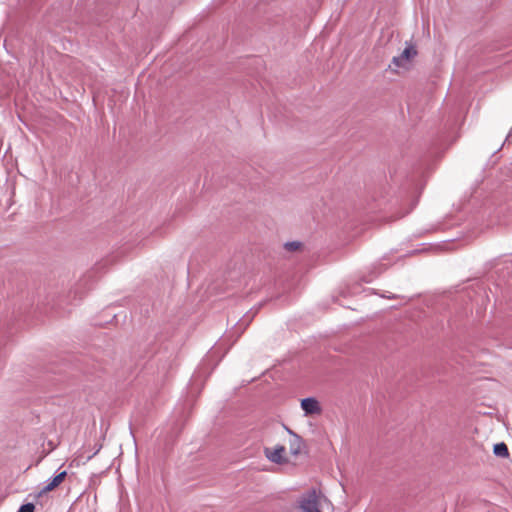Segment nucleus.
Returning <instances> with one entry per match:
<instances>
[{
	"mask_svg": "<svg viewBox=\"0 0 512 512\" xmlns=\"http://www.w3.org/2000/svg\"><path fill=\"white\" fill-rule=\"evenodd\" d=\"M301 408L306 416L320 415L322 413L320 402L313 397L302 399Z\"/></svg>",
	"mask_w": 512,
	"mask_h": 512,
	"instance_id": "nucleus-4",
	"label": "nucleus"
},
{
	"mask_svg": "<svg viewBox=\"0 0 512 512\" xmlns=\"http://www.w3.org/2000/svg\"><path fill=\"white\" fill-rule=\"evenodd\" d=\"M303 440L300 436L287 430L281 442L264 448V456L272 463L285 465L293 463L302 452Z\"/></svg>",
	"mask_w": 512,
	"mask_h": 512,
	"instance_id": "nucleus-1",
	"label": "nucleus"
},
{
	"mask_svg": "<svg viewBox=\"0 0 512 512\" xmlns=\"http://www.w3.org/2000/svg\"><path fill=\"white\" fill-rule=\"evenodd\" d=\"M299 246H300V244L297 242H291V243L285 244L286 249L291 250V251L297 250L299 248Z\"/></svg>",
	"mask_w": 512,
	"mask_h": 512,
	"instance_id": "nucleus-8",
	"label": "nucleus"
},
{
	"mask_svg": "<svg viewBox=\"0 0 512 512\" xmlns=\"http://www.w3.org/2000/svg\"><path fill=\"white\" fill-rule=\"evenodd\" d=\"M19 512H34V505L31 503L24 504L20 507Z\"/></svg>",
	"mask_w": 512,
	"mask_h": 512,
	"instance_id": "nucleus-7",
	"label": "nucleus"
},
{
	"mask_svg": "<svg viewBox=\"0 0 512 512\" xmlns=\"http://www.w3.org/2000/svg\"><path fill=\"white\" fill-rule=\"evenodd\" d=\"M66 477H67L66 471H62L59 474H57L55 477H53V479L51 481H49L47 483L46 486L43 487V489L39 493V496L47 494V493L55 490L56 488H58L64 482Z\"/></svg>",
	"mask_w": 512,
	"mask_h": 512,
	"instance_id": "nucleus-5",
	"label": "nucleus"
},
{
	"mask_svg": "<svg viewBox=\"0 0 512 512\" xmlns=\"http://www.w3.org/2000/svg\"><path fill=\"white\" fill-rule=\"evenodd\" d=\"M322 494L312 489L305 493L299 500L300 512H321L320 511V500Z\"/></svg>",
	"mask_w": 512,
	"mask_h": 512,
	"instance_id": "nucleus-2",
	"label": "nucleus"
},
{
	"mask_svg": "<svg viewBox=\"0 0 512 512\" xmlns=\"http://www.w3.org/2000/svg\"><path fill=\"white\" fill-rule=\"evenodd\" d=\"M417 55V50L415 46L408 45L401 55L396 56L392 59L393 65L396 67L394 72L399 73L398 69H403L405 71L409 70L411 67L412 60Z\"/></svg>",
	"mask_w": 512,
	"mask_h": 512,
	"instance_id": "nucleus-3",
	"label": "nucleus"
},
{
	"mask_svg": "<svg viewBox=\"0 0 512 512\" xmlns=\"http://www.w3.org/2000/svg\"><path fill=\"white\" fill-rule=\"evenodd\" d=\"M493 452L495 455H497L499 457H508L509 456L508 447L505 443H498V444L494 445Z\"/></svg>",
	"mask_w": 512,
	"mask_h": 512,
	"instance_id": "nucleus-6",
	"label": "nucleus"
}]
</instances>
